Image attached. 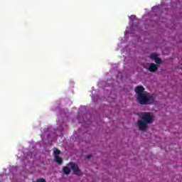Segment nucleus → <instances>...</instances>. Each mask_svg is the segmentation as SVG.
<instances>
[{
	"instance_id": "6e6552de",
	"label": "nucleus",
	"mask_w": 182,
	"mask_h": 182,
	"mask_svg": "<svg viewBox=\"0 0 182 182\" xmlns=\"http://www.w3.org/2000/svg\"><path fill=\"white\" fill-rule=\"evenodd\" d=\"M53 154H55V156H59V154H60V150L54 148Z\"/></svg>"
},
{
	"instance_id": "9b49d317",
	"label": "nucleus",
	"mask_w": 182,
	"mask_h": 182,
	"mask_svg": "<svg viewBox=\"0 0 182 182\" xmlns=\"http://www.w3.org/2000/svg\"><path fill=\"white\" fill-rule=\"evenodd\" d=\"M33 182H46V180H45V178H40L37 179L36 181H33Z\"/></svg>"
},
{
	"instance_id": "20e7f679",
	"label": "nucleus",
	"mask_w": 182,
	"mask_h": 182,
	"mask_svg": "<svg viewBox=\"0 0 182 182\" xmlns=\"http://www.w3.org/2000/svg\"><path fill=\"white\" fill-rule=\"evenodd\" d=\"M136 126L141 132H146L149 127V124L142 121V119H139L137 121Z\"/></svg>"
},
{
	"instance_id": "1a4fd4ad",
	"label": "nucleus",
	"mask_w": 182,
	"mask_h": 182,
	"mask_svg": "<svg viewBox=\"0 0 182 182\" xmlns=\"http://www.w3.org/2000/svg\"><path fill=\"white\" fill-rule=\"evenodd\" d=\"M157 58H158V55L156 53H152L150 55V58L153 59L154 60H156Z\"/></svg>"
},
{
	"instance_id": "0eeeda50",
	"label": "nucleus",
	"mask_w": 182,
	"mask_h": 182,
	"mask_svg": "<svg viewBox=\"0 0 182 182\" xmlns=\"http://www.w3.org/2000/svg\"><path fill=\"white\" fill-rule=\"evenodd\" d=\"M55 161H56L58 164H62V163H63V159H62V158L59 156H55Z\"/></svg>"
},
{
	"instance_id": "39448f33",
	"label": "nucleus",
	"mask_w": 182,
	"mask_h": 182,
	"mask_svg": "<svg viewBox=\"0 0 182 182\" xmlns=\"http://www.w3.org/2000/svg\"><path fill=\"white\" fill-rule=\"evenodd\" d=\"M159 69V66L155 64V63H151L149 67L148 68V70H149V72H157V70Z\"/></svg>"
},
{
	"instance_id": "f257e3e1",
	"label": "nucleus",
	"mask_w": 182,
	"mask_h": 182,
	"mask_svg": "<svg viewBox=\"0 0 182 182\" xmlns=\"http://www.w3.org/2000/svg\"><path fill=\"white\" fill-rule=\"evenodd\" d=\"M135 93L136 96V101L139 105H153L156 100V97L154 96L144 93V87L143 86H136L135 87Z\"/></svg>"
},
{
	"instance_id": "423d86ee",
	"label": "nucleus",
	"mask_w": 182,
	"mask_h": 182,
	"mask_svg": "<svg viewBox=\"0 0 182 182\" xmlns=\"http://www.w3.org/2000/svg\"><path fill=\"white\" fill-rule=\"evenodd\" d=\"M63 171L65 176H69V174H70V168H69V166H64Z\"/></svg>"
},
{
	"instance_id": "7ed1b4c3",
	"label": "nucleus",
	"mask_w": 182,
	"mask_h": 182,
	"mask_svg": "<svg viewBox=\"0 0 182 182\" xmlns=\"http://www.w3.org/2000/svg\"><path fill=\"white\" fill-rule=\"evenodd\" d=\"M68 167H70L71 170L73 171V174L75 176H82V171L79 168V166L74 162H70L68 164Z\"/></svg>"
},
{
	"instance_id": "f03ea898",
	"label": "nucleus",
	"mask_w": 182,
	"mask_h": 182,
	"mask_svg": "<svg viewBox=\"0 0 182 182\" xmlns=\"http://www.w3.org/2000/svg\"><path fill=\"white\" fill-rule=\"evenodd\" d=\"M141 120L148 124H152L154 122V114L153 112H142L141 113Z\"/></svg>"
},
{
	"instance_id": "f8f14e48",
	"label": "nucleus",
	"mask_w": 182,
	"mask_h": 182,
	"mask_svg": "<svg viewBox=\"0 0 182 182\" xmlns=\"http://www.w3.org/2000/svg\"><path fill=\"white\" fill-rule=\"evenodd\" d=\"M87 159H92V155H87Z\"/></svg>"
},
{
	"instance_id": "9d476101",
	"label": "nucleus",
	"mask_w": 182,
	"mask_h": 182,
	"mask_svg": "<svg viewBox=\"0 0 182 182\" xmlns=\"http://www.w3.org/2000/svg\"><path fill=\"white\" fill-rule=\"evenodd\" d=\"M162 62L161 58L159 57L155 60V63H157L158 65H161Z\"/></svg>"
}]
</instances>
